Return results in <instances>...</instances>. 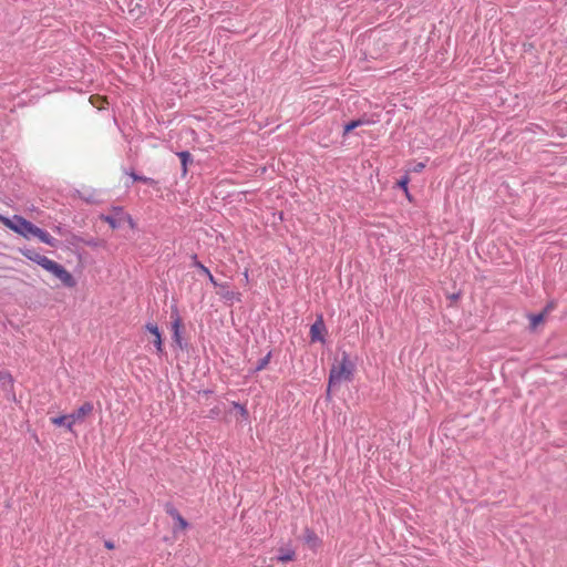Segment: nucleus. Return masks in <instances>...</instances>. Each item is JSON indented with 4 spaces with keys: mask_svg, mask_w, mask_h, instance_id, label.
<instances>
[{
    "mask_svg": "<svg viewBox=\"0 0 567 567\" xmlns=\"http://www.w3.org/2000/svg\"><path fill=\"white\" fill-rule=\"evenodd\" d=\"M12 384H13L12 375L7 371H1L0 372V386L2 388V390L12 388Z\"/></svg>",
    "mask_w": 567,
    "mask_h": 567,
    "instance_id": "obj_16",
    "label": "nucleus"
},
{
    "mask_svg": "<svg viewBox=\"0 0 567 567\" xmlns=\"http://www.w3.org/2000/svg\"><path fill=\"white\" fill-rule=\"evenodd\" d=\"M271 354H272L271 351H269L264 358L259 359L256 367L254 369H251L249 372L254 374V373H257V372L264 370L268 365V363L271 359Z\"/></svg>",
    "mask_w": 567,
    "mask_h": 567,
    "instance_id": "obj_15",
    "label": "nucleus"
},
{
    "mask_svg": "<svg viewBox=\"0 0 567 567\" xmlns=\"http://www.w3.org/2000/svg\"><path fill=\"white\" fill-rule=\"evenodd\" d=\"M234 406L236 409H238V412H240L241 415H247L248 414V411H247V409L244 405H241L239 403H234Z\"/></svg>",
    "mask_w": 567,
    "mask_h": 567,
    "instance_id": "obj_27",
    "label": "nucleus"
},
{
    "mask_svg": "<svg viewBox=\"0 0 567 567\" xmlns=\"http://www.w3.org/2000/svg\"><path fill=\"white\" fill-rule=\"evenodd\" d=\"M555 307H556V303L554 301H550L546 305L543 312L547 313V312L551 311Z\"/></svg>",
    "mask_w": 567,
    "mask_h": 567,
    "instance_id": "obj_28",
    "label": "nucleus"
},
{
    "mask_svg": "<svg viewBox=\"0 0 567 567\" xmlns=\"http://www.w3.org/2000/svg\"><path fill=\"white\" fill-rule=\"evenodd\" d=\"M165 513L172 517L173 519L177 518V516L181 514L179 511L174 506L173 503L167 502L164 505Z\"/></svg>",
    "mask_w": 567,
    "mask_h": 567,
    "instance_id": "obj_19",
    "label": "nucleus"
},
{
    "mask_svg": "<svg viewBox=\"0 0 567 567\" xmlns=\"http://www.w3.org/2000/svg\"><path fill=\"white\" fill-rule=\"evenodd\" d=\"M93 409L94 406L92 402H84L81 406H79L70 414L72 421L68 422L66 429L71 431L73 424L78 421H83L87 414L92 413Z\"/></svg>",
    "mask_w": 567,
    "mask_h": 567,
    "instance_id": "obj_7",
    "label": "nucleus"
},
{
    "mask_svg": "<svg viewBox=\"0 0 567 567\" xmlns=\"http://www.w3.org/2000/svg\"><path fill=\"white\" fill-rule=\"evenodd\" d=\"M367 124H370V121L364 118V117L352 120V121H350V122H348V123H346L343 125V133H342V135L347 136L348 134H350L357 127L362 126V125H367Z\"/></svg>",
    "mask_w": 567,
    "mask_h": 567,
    "instance_id": "obj_11",
    "label": "nucleus"
},
{
    "mask_svg": "<svg viewBox=\"0 0 567 567\" xmlns=\"http://www.w3.org/2000/svg\"><path fill=\"white\" fill-rule=\"evenodd\" d=\"M425 168V164L422 163V162H416L414 163L413 167H412V172L414 173H421L423 169Z\"/></svg>",
    "mask_w": 567,
    "mask_h": 567,
    "instance_id": "obj_26",
    "label": "nucleus"
},
{
    "mask_svg": "<svg viewBox=\"0 0 567 567\" xmlns=\"http://www.w3.org/2000/svg\"><path fill=\"white\" fill-rule=\"evenodd\" d=\"M544 317H545V313H544V312H540V313H537V315H533V316L530 317V324H532L533 327L538 326L540 322H543Z\"/></svg>",
    "mask_w": 567,
    "mask_h": 567,
    "instance_id": "obj_22",
    "label": "nucleus"
},
{
    "mask_svg": "<svg viewBox=\"0 0 567 567\" xmlns=\"http://www.w3.org/2000/svg\"><path fill=\"white\" fill-rule=\"evenodd\" d=\"M72 421V417L71 415H59V416H55V417H52L51 419V422L56 425V426H65L66 427V424L68 422Z\"/></svg>",
    "mask_w": 567,
    "mask_h": 567,
    "instance_id": "obj_18",
    "label": "nucleus"
},
{
    "mask_svg": "<svg viewBox=\"0 0 567 567\" xmlns=\"http://www.w3.org/2000/svg\"><path fill=\"white\" fill-rule=\"evenodd\" d=\"M192 259H193L192 266L197 268L203 275H205L208 278L209 282L214 287H228V284H218L216 281V279L213 276V274L210 272V270L198 260L196 254L192 256Z\"/></svg>",
    "mask_w": 567,
    "mask_h": 567,
    "instance_id": "obj_8",
    "label": "nucleus"
},
{
    "mask_svg": "<svg viewBox=\"0 0 567 567\" xmlns=\"http://www.w3.org/2000/svg\"><path fill=\"white\" fill-rule=\"evenodd\" d=\"M145 330L148 331L151 334H153V344L156 349V352L158 354H163L164 353V346H163V334H162V331L159 330L158 326L156 322H146L145 324Z\"/></svg>",
    "mask_w": 567,
    "mask_h": 567,
    "instance_id": "obj_6",
    "label": "nucleus"
},
{
    "mask_svg": "<svg viewBox=\"0 0 567 567\" xmlns=\"http://www.w3.org/2000/svg\"><path fill=\"white\" fill-rule=\"evenodd\" d=\"M126 174H128L134 182H141V183L150 185V186L157 185V181H155L154 178H151V177H147L144 175H140V174L135 173L134 171L126 172Z\"/></svg>",
    "mask_w": 567,
    "mask_h": 567,
    "instance_id": "obj_13",
    "label": "nucleus"
},
{
    "mask_svg": "<svg viewBox=\"0 0 567 567\" xmlns=\"http://www.w3.org/2000/svg\"><path fill=\"white\" fill-rule=\"evenodd\" d=\"M408 184H409V177L406 175H404L400 181H398V187L403 189L406 194V197L411 200V196H410L409 189H408Z\"/></svg>",
    "mask_w": 567,
    "mask_h": 567,
    "instance_id": "obj_20",
    "label": "nucleus"
},
{
    "mask_svg": "<svg viewBox=\"0 0 567 567\" xmlns=\"http://www.w3.org/2000/svg\"><path fill=\"white\" fill-rule=\"evenodd\" d=\"M19 252L27 259L35 262L37 265L45 269L48 272L56 277L63 284L64 287L73 288L76 286V280L70 271H68L62 265L58 264L56 261L51 260L43 255H40L35 249L23 247L19 248Z\"/></svg>",
    "mask_w": 567,
    "mask_h": 567,
    "instance_id": "obj_2",
    "label": "nucleus"
},
{
    "mask_svg": "<svg viewBox=\"0 0 567 567\" xmlns=\"http://www.w3.org/2000/svg\"><path fill=\"white\" fill-rule=\"evenodd\" d=\"M460 297H461V293H460V292H456V293H452L449 298H450L452 301H456Z\"/></svg>",
    "mask_w": 567,
    "mask_h": 567,
    "instance_id": "obj_30",
    "label": "nucleus"
},
{
    "mask_svg": "<svg viewBox=\"0 0 567 567\" xmlns=\"http://www.w3.org/2000/svg\"><path fill=\"white\" fill-rule=\"evenodd\" d=\"M83 244L85 246H89V247H92V248H97L101 246V240L96 237H90V238H85L83 237Z\"/></svg>",
    "mask_w": 567,
    "mask_h": 567,
    "instance_id": "obj_21",
    "label": "nucleus"
},
{
    "mask_svg": "<svg viewBox=\"0 0 567 567\" xmlns=\"http://www.w3.org/2000/svg\"><path fill=\"white\" fill-rule=\"evenodd\" d=\"M305 540L307 544L315 546L319 542V538L312 529L306 528Z\"/></svg>",
    "mask_w": 567,
    "mask_h": 567,
    "instance_id": "obj_17",
    "label": "nucleus"
},
{
    "mask_svg": "<svg viewBox=\"0 0 567 567\" xmlns=\"http://www.w3.org/2000/svg\"><path fill=\"white\" fill-rule=\"evenodd\" d=\"M327 333V328L323 321L322 315H319L316 321L310 327V340L311 342H324V334Z\"/></svg>",
    "mask_w": 567,
    "mask_h": 567,
    "instance_id": "obj_5",
    "label": "nucleus"
},
{
    "mask_svg": "<svg viewBox=\"0 0 567 567\" xmlns=\"http://www.w3.org/2000/svg\"><path fill=\"white\" fill-rule=\"evenodd\" d=\"M296 557V553L291 548H279L278 555L276 556L277 561L287 563L293 560Z\"/></svg>",
    "mask_w": 567,
    "mask_h": 567,
    "instance_id": "obj_12",
    "label": "nucleus"
},
{
    "mask_svg": "<svg viewBox=\"0 0 567 567\" xmlns=\"http://www.w3.org/2000/svg\"><path fill=\"white\" fill-rule=\"evenodd\" d=\"M69 243L73 246L82 243L83 244V237L80 235L71 234Z\"/></svg>",
    "mask_w": 567,
    "mask_h": 567,
    "instance_id": "obj_25",
    "label": "nucleus"
},
{
    "mask_svg": "<svg viewBox=\"0 0 567 567\" xmlns=\"http://www.w3.org/2000/svg\"><path fill=\"white\" fill-rule=\"evenodd\" d=\"M355 371V363L350 359L349 353L342 352L341 361L333 364L329 372L328 392L333 385L340 384L342 381H351Z\"/></svg>",
    "mask_w": 567,
    "mask_h": 567,
    "instance_id": "obj_3",
    "label": "nucleus"
},
{
    "mask_svg": "<svg viewBox=\"0 0 567 567\" xmlns=\"http://www.w3.org/2000/svg\"><path fill=\"white\" fill-rule=\"evenodd\" d=\"M116 208H123L122 206H113L110 215L102 214L100 216V219L104 223L109 224V226L112 229H117L122 226V219H120L118 213L116 212Z\"/></svg>",
    "mask_w": 567,
    "mask_h": 567,
    "instance_id": "obj_9",
    "label": "nucleus"
},
{
    "mask_svg": "<svg viewBox=\"0 0 567 567\" xmlns=\"http://www.w3.org/2000/svg\"><path fill=\"white\" fill-rule=\"evenodd\" d=\"M174 520L181 529H186L188 527V522L181 514Z\"/></svg>",
    "mask_w": 567,
    "mask_h": 567,
    "instance_id": "obj_23",
    "label": "nucleus"
},
{
    "mask_svg": "<svg viewBox=\"0 0 567 567\" xmlns=\"http://www.w3.org/2000/svg\"><path fill=\"white\" fill-rule=\"evenodd\" d=\"M221 289H226V291H223L220 295L224 299L226 300H233L235 298V293L233 291L229 290V286L228 287H220Z\"/></svg>",
    "mask_w": 567,
    "mask_h": 567,
    "instance_id": "obj_24",
    "label": "nucleus"
},
{
    "mask_svg": "<svg viewBox=\"0 0 567 567\" xmlns=\"http://www.w3.org/2000/svg\"><path fill=\"white\" fill-rule=\"evenodd\" d=\"M176 155L181 159L182 176L184 177V176H186V174L188 172V165L194 163V158L188 151L177 152Z\"/></svg>",
    "mask_w": 567,
    "mask_h": 567,
    "instance_id": "obj_10",
    "label": "nucleus"
},
{
    "mask_svg": "<svg viewBox=\"0 0 567 567\" xmlns=\"http://www.w3.org/2000/svg\"><path fill=\"white\" fill-rule=\"evenodd\" d=\"M171 319H172V339L177 348L182 351L188 350V343L184 341L182 337L183 321L179 316L178 308L176 306L172 307L171 310Z\"/></svg>",
    "mask_w": 567,
    "mask_h": 567,
    "instance_id": "obj_4",
    "label": "nucleus"
},
{
    "mask_svg": "<svg viewBox=\"0 0 567 567\" xmlns=\"http://www.w3.org/2000/svg\"><path fill=\"white\" fill-rule=\"evenodd\" d=\"M0 221L10 230L18 235L30 239L37 237L41 243L47 244L51 247H58V239L52 237L47 230L38 227L30 220L25 219L20 215H13L12 217H6L0 215Z\"/></svg>",
    "mask_w": 567,
    "mask_h": 567,
    "instance_id": "obj_1",
    "label": "nucleus"
},
{
    "mask_svg": "<svg viewBox=\"0 0 567 567\" xmlns=\"http://www.w3.org/2000/svg\"><path fill=\"white\" fill-rule=\"evenodd\" d=\"M104 546L107 548V549H113L115 547L114 543L112 540H105L104 542Z\"/></svg>",
    "mask_w": 567,
    "mask_h": 567,
    "instance_id": "obj_29",
    "label": "nucleus"
},
{
    "mask_svg": "<svg viewBox=\"0 0 567 567\" xmlns=\"http://www.w3.org/2000/svg\"><path fill=\"white\" fill-rule=\"evenodd\" d=\"M116 212L118 213L120 219H122V225L126 223L131 229L136 227L134 219L124 210V208H116Z\"/></svg>",
    "mask_w": 567,
    "mask_h": 567,
    "instance_id": "obj_14",
    "label": "nucleus"
}]
</instances>
